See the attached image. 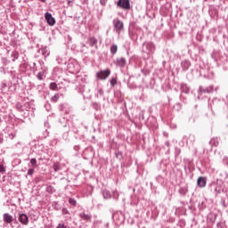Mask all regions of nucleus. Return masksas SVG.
Wrapping results in <instances>:
<instances>
[{
  "label": "nucleus",
  "instance_id": "f257e3e1",
  "mask_svg": "<svg viewBox=\"0 0 228 228\" xmlns=\"http://www.w3.org/2000/svg\"><path fill=\"white\" fill-rule=\"evenodd\" d=\"M156 51V45H154V43L152 42H145L142 45V53L143 54V59L144 60H149L151 58V55Z\"/></svg>",
  "mask_w": 228,
  "mask_h": 228
},
{
  "label": "nucleus",
  "instance_id": "f03ea898",
  "mask_svg": "<svg viewBox=\"0 0 228 228\" xmlns=\"http://www.w3.org/2000/svg\"><path fill=\"white\" fill-rule=\"evenodd\" d=\"M67 69L71 74L79 72V64L74 60H69L67 64Z\"/></svg>",
  "mask_w": 228,
  "mask_h": 228
},
{
  "label": "nucleus",
  "instance_id": "7ed1b4c3",
  "mask_svg": "<svg viewBox=\"0 0 228 228\" xmlns=\"http://www.w3.org/2000/svg\"><path fill=\"white\" fill-rule=\"evenodd\" d=\"M117 6L122 8L123 10H131V3L129 0H118Z\"/></svg>",
  "mask_w": 228,
  "mask_h": 228
},
{
  "label": "nucleus",
  "instance_id": "20e7f679",
  "mask_svg": "<svg viewBox=\"0 0 228 228\" xmlns=\"http://www.w3.org/2000/svg\"><path fill=\"white\" fill-rule=\"evenodd\" d=\"M18 220L22 224V225H28V224H29V217L24 213L19 214Z\"/></svg>",
  "mask_w": 228,
  "mask_h": 228
},
{
  "label": "nucleus",
  "instance_id": "39448f33",
  "mask_svg": "<svg viewBox=\"0 0 228 228\" xmlns=\"http://www.w3.org/2000/svg\"><path fill=\"white\" fill-rule=\"evenodd\" d=\"M110 74H111V70L110 69L102 70L97 73V77L99 79H108Z\"/></svg>",
  "mask_w": 228,
  "mask_h": 228
},
{
  "label": "nucleus",
  "instance_id": "423d86ee",
  "mask_svg": "<svg viewBox=\"0 0 228 228\" xmlns=\"http://www.w3.org/2000/svg\"><path fill=\"white\" fill-rule=\"evenodd\" d=\"M45 19L47 21V24H49V26H54V24H56V20H54L51 12H45Z\"/></svg>",
  "mask_w": 228,
  "mask_h": 228
},
{
  "label": "nucleus",
  "instance_id": "0eeeda50",
  "mask_svg": "<svg viewBox=\"0 0 228 228\" xmlns=\"http://www.w3.org/2000/svg\"><path fill=\"white\" fill-rule=\"evenodd\" d=\"M222 104H224V100L214 98L212 100V102L209 103L208 106H210L211 110H213V108H218V106H222Z\"/></svg>",
  "mask_w": 228,
  "mask_h": 228
},
{
  "label": "nucleus",
  "instance_id": "6e6552de",
  "mask_svg": "<svg viewBox=\"0 0 228 228\" xmlns=\"http://www.w3.org/2000/svg\"><path fill=\"white\" fill-rule=\"evenodd\" d=\"M59 110L65 113V115H69V113H70V107L69 106V103H61L59 105Z\"/></svg>",
  "mask_w": 228,
  "mask_h": 228
},
{
  "label": "nucleus",
  "instance_id": "1a4fd4ad",
  "mask_svg": "<svg viewBox=\"0 0 228 228\" xmlns=\"http://www.w3.org/2000/svg\"><path fill=\"white\" fill-rule=\"evenodd\" d=\"M183 142H186L187 145H193L195 143V135L194 134H189V136H183Z\"/></svg>",
  "mask_w": 228,
  "mask_h": 228
},
{
  "label": "nucleus",
  "instance_id": "9d476101",
  "mask_svg": "<svg viewBox=\"0 0 228 228\" xmlns=\"http://www.w3.org/2000/svg\"><path fill=\"white\" fill-rule=\"evenodd\" d=\"M208 178H206V176H200L197 180V184L200 188H206Z\"/></svg>",
  "mask_w": 228,
  "mask_h": 228
},
{
  "label": "nucleus",
  "instance_id": "9b49d317",
  "mask_svg": "<svg viewBox=\"0 0 228 228\" xmlns=\"http://www.w3.org/2000/svg\"><path fill=\"white\" fill-rule=\"evenodd\" d=\"M66 56H67L66 53L58 54L56 56L57 63H59V64L67 63V57Z\"/></svg>",
  "mask_w": 228,
  "mask_h": 228
},
{
  "label": "nucleus",
  "instance_id": "f8f14e48",
  "mask_svg": "<svg viewBox=\"0 0 228 228\" xmlns=\"http://www.w3.org/2000/svg\"><path fill=\"white\" fill-rule=\"evenodd\" d=\"M215 90L214 86H210L208 87L203 88L202 86H200V94H213Z\"/></svg>",
  "mask_w": 228,
  "mask_h": 228
},
{
  "label": "nucleus",
  "instance_id": "ddd939ff",
  "mask_svg": "<svg viewBox=\"0 0 228 228\" xmlns=\"http://www.w3.org/2000/svg\"><path fill=\"white\" fill-rule=\"evenodd\" d=\"M3 220L5 224H12V223L13 222V216L8 213H4L3 215Z\"/></svg>",
  "mask_w": 228,
  "mask_h": 228
},
{
  "label": "nucleus",
  "instance_id": "4468645a",
  "mask_svg": "<svg viewBox=\"0 0 228 228\" xmlns=\"http://www.w3.org/2000/svg\"><path fill=\"white\" fill-rule=\"evenodd\" d=\"M113 24H114L115 29H123L124 28V22H122V20L118 19L113 20Z\"/></svg>",
  "mask_w": 228,
  "mask_h": 228
},
{
  "label": "nucleus",
  "instance_id": "2eb2a0df",
  "mask_svg": "<svg viewBox=\"0 0 228 228\" xmlns=\"http://www.w3.org/2000/svg\"><path fill=\"white\" fill-rule=\"evenodd\" d=\"M116 65L120 69H124V67H126V58L124 57L118 58L116 60Z\"/></svg>",
  "mask_w": 228,
  "mask_h": 228
},
{
  "label": "nucleus",
  "instance_id": "dca6fc26",
  "mask_svg": "<svg viewBox=\"0 0 228 228\" xmlns=\"http://www.w3.org/2000/svg\"><path fill=\"white\" fill-rule=\"evenodd\" d=\"M38 53H39L40 54H42V56H44V58H47V56H49V54H50V52H49V49H47V46H45V47H43V48H40V49L38 50Z\"/></svg>",
  "mask_w": 228,
  "mask_h": 228
},
{
  "label": "nucleus",
  "instance_id": "f3484780",
  "mask_svg": "<svg viewBox=\"0 0 228 228\" xmlns=\"http://www.w3.org/2000/svg\"><path fill=\"white\" fill-rule=\"evenodd\" d=\"M181 66L183 70H188L190 67H191V62H190L188 60H184L181 62Z\"/></svg>",
  "mask_w": 228,
  "mask_h": 228
},
{
  "label": "nucleus",
  "instance_id": "a211bd4d",
  "mask_svg": "<svg viewBox=\"0 0 228 228\" xmlns=\"http://www.w3.org/2000/svg\"><path fill=\"white\" fill-rule=\"evenodd\" d=\"M79 216L82 220H86V222H90L92 220V215L86 214L85 212H81Z\"/></svg>",
  "mask_w": 228,
  "mask_h": 228
},
{
  "label": "nucleus",
  "instance_id": "6ab92c4d",
  "mask_svg": "<svg viewBox=\"0 0 228 228\" xmlns=\"http://www.w3.org/2000/svg\"><path fill=\"white\" fill-rule=\"evenodd\" d=\"M209 144L211 145V147H218V145H220V138L213 137L210 140Z\"/></svg>",
  "mask_w": 228,
  "mask_h": 228
},
{
  "label": "nucleus",
  "instance_id": "aec40b11",
  "mask_svg": "<svg viewBox=\"0 0 228 228\" xmlns=\"http://www.w3.org/2000/svg\"><path fill=\"white\" fill-rule=\"evenodd\" d=\"M87 44L91 47H95V49H97V39L95 37H89Z\"/></svg>",
  "mask_w": 228,
  "mask_h": 228
},
{
  "label": "nucleus",
  "instance_id": "412c9836",
  "mask_svg": "<svg viewBox=\"0 0 228 228\" xmlns=\"http://www.w3.org/2000/svg\"><path fill=\"white\" fill-rule=\"evenodd\" d=\"M102 194L104 200H106V199H111V192H110V191L103 190L102 191Z\"/></svg>",
  "mask_w": 228,
  "mask_h": 228
},
{
  "label": "nucleus",
  "instance_id": "4be33fe9",
  "mask_svg": "<svg viewBox=\"0 0 228 228\" xmlns=\"http://www.w3.org/2000/svg\"><path fill=\"white\" fill-rule=\"evenodd\" d=\"M61 213L63 216H65V218H70V212L69 211V209H67V208H62Z\"/></svg>",
  "mask_w": 228,
  "mask_h": 228
},
{
  "label": "nucleus",
  "instance_id": "5701e85b",
  "mask_svg": "<svg viewBox=\"0 0 228 228\" xmlns=\"http://www.w3.org/2000/svg\"><path fill=\"white\" fill-rule=\"evenodd\" d=\"M179 193H180V195L184 197V195H186V193H188V187L187 186L181 187L179 189Z\"/></svg>",
  "mask_w": 228,
  "mask_h": 228
},
{
  "label": "nucleus",
  "instance_id": "b1692460",
  "mask_svg": "<svg viewBox=\"0 0 228 228\" xmlns=\"http://www.w3.org/2000/svg\"><path fill=\"white\" fill-rule=\"evenodd\" d=\"M11 58H12V61H15L16 60H19V52L14 50L12 53Z\"/></svg>",
  "mask_w": 228,
  "mask_h": 228
},
{
  "label": "nucleus",
  "instance_id": "393cba45",
  "mask_svg": "<svg viewBox=\"0 0 228 228\" xmlns=\"http://www.w3.org/2000/svg\"><path fill=\"white\" fill-rule=\"evenodd\" d=\"M53 168L54 172H60V170H61V167L60 166V162L53 163Z\"/></svg>",
  "mask_w": 228,
  "mask_h": 228
},
{
  "label": "nucleus",
  "instance_id": "a878e982",
  "mask_svg": "<svg viewBox=\"0 0 228 228\" xmlns=\"http://www.w3.org/2000/svg\"><path fill=\"white\" fill-rule=\"evenodd\" d=\"M118 51V46H117V45H112L110 46V53L111 54H117V52Z\"/></svg>",
  "mask_w": 228,
  "mask_h": 228
},
{
  "label": "nucleus",
  "instance_id": "bb28decb",
  "mask_svg": "<svg viewBox=\"0 0 228 228\" xmlns=\"http://www.w3.org/2000/svg\"><path fill=\"white\" fill-rule=\"evenodd\" d=\"M60 123L61 124V126H63V127H67L69 124V119L67 118H63L62 120L60 119Z\"/></svg>",
  "mask_w": 228,
  "mask_h": 228
},
{
  "label": "nucleus",
  "instance_id": "cd10ccee",
  "mask_svg": "<svg viewBox=\"0 0 228 228\" xmlns=\"http://www.w3.org/2000/svg\"><path fill=\"white\" fill-rule=\"evenodd\" d=\"M20 113L22 117H24V118H27V117H29V113H31V110L27 109L26 110H23V112Z\"/></svg>",
  "mask_w": 228,
  "mask_h": 228
},
{
  "label": "nucleus",
  "instance_id": "c85d7f7f",
  "mask_svg": "<svg viewBox=\"0 0 228 228\" xmlns=\"http://www.w3.org/2000/svg\"><path fill=\"white\" fill-rule=\"evenodd\" d=\"M50 90H58V84H56V82H52L50 84Z\"/></svg>",
  "mask_w": 228,
  "mask_h": 228
},
{
  "label": "nucleus",
  "instance_id": "c756f323",
  "mask_svg": "<svg viewBox=\"0 0 228 228\" xmlns=\"http://www.w3.org/2000/svg\"><path fill=\"white\" fill-rule=\"evenodd\" d=\"M16 109L18 110V111H20V113H23L24 111V107H22V104L20 103L16 104Z\"/></svg>",
  "mask_w": 228,
  "mask_h": 228
},
{
  "label": "nucleus",
  "instance_id": "7c9ffc66",
  "mask_svg": "<svg viewBox=\"0 0 228 228\" xmlns=\"http://www.w3.org/2000/svg\"><path fill=\"white\" fill-rule=\"evenodd\" d=\"M58 99H60V94H55L52 97V102H58Z\"/></svg>",
  "mask_w": 228,
  "mask_h": 228
},
{
  "label": "nucleus",
  "instance_id": "2f4dec72",
  "mask_svg": "<svg viewBox=\"0 0 228 228\" xmlns=\"http://www.w3.org/2000/svg\"><path fill=\"white\" fill-rule=\"evenodd\" d=\"M69 202L70 206H74V207H76L77 204V201H76V200H74V198H69Z\"/></svg>",
  "mask_w": 228,
  "mask_h": 228
},
{
  "label": "nucleus",
  "instance_id": "473e14b6",
  "mask_svg": "<svg viewBox=\"0 0 228 228\" xmlns=\"http://www.w3.org/2000/svg\"><path fill=\"white\" fill-rule=\"evenodd\" d=\"M37 79H39V81L44 80V71L37 73Z\"/></svg>",
  "mask_w": 228,
  "mask_h": 228
},
{
  "label": "nucleus",
  "instance_id": "72a5a7b5",
  "mask_svg": "<svg viewBox=\"0 0 228 228\" xmlns=\"http://www.w3.org/2000/svg\"><path fill=\"white\" fill-rule=\"evenodd\" d=\"M102 95H104V91L102 88H100L97 92V97H102Z\"/></svg>",
  "mask_w": 228,
  "mask_h": 228
},
{
  "label": "nucleus",
  "instance_id": "f704fd0d",
  "mask_svg": "<svg viewBox=\"0 0 228 228\" xmlns=\"http://www.w3.org/2000/svg\"><path fill=\"white\" fill-rule=\"evenodd\" d=\"M30 165L32 167H37V159H30Z\"/></svg>",
  "mask_w": 228,
  "mask_h": 228
},
{
  "label": "nucleus",
  "instance_id": "c9c22d12",
  "mask_svg": "<svg viewBox=\"0 0 228 228\" xmlns=\"http://www.w3.org/2000/svg\"><path fill=\"white\" fill-rule=\"evenodd\" d=\"M54 209L56 211H60V209H61V207H60V204H58V202H54Z\"/></svg>",
  "mask_w": 228,
  "mask_h": 228
},
{
  "label": "nucleus",
  "instance_id": "e433bc0d",
  "mask_svg": "<svg viewBox=\"0 0 228 228\" xmlns=\"http://www.w3.org/2000/svg\"><path fill=\"white\" fill-rule=\"evenodd\" d=\"M27 174L28 175H33L35 174V168H29Z\"/></svg>",
  "mask_w": 228,
  "mask_h": 228
},
{
  "label": "nucleus",
  "instance_id": "4c0bfd02",
  "mask_svg": "<svg viewBox=\"0 0 228 228\" xmlns=\"http://www.w3.org/2000/svg\"><path fill=\"white\" fill-rule=\"evenodd\" d=\"M47 136H49V131L47 129H45L43 132V138H47Z\"/></svg>",
  "mask_w": 228,
  "mask_h": 228
},
{
  "label": "nucleus",
  "instance_id": "58836bf2",
  "mask_svg": "<svg viewBox=\"0 0 228 228\" xmlns=\"http://www.w3.org/2000/svg\"><path fill=\"white\" fill-rule=\"evenodd\" d=\"M6 172V169L4 168V166L0 164V174H4Z\"/></svg>",
  "mask_w": 228,
  "mask_h": 228
},
{
  "label": "nucleus",
  "instance_id": "ea45409f",
  "mask_svg": "<svg viewBox=\"0 0 228 228\" xmlns=\"http://www.w3.org/2000/svg\"><path fill=\"white\" fill-rule=\"evenodd\" d=\"M110 85H111V86H115V85H117V78H112L110 80Z\"/></svg>",
  "mask_w": 228,
  "mask_h": 228
},
{
  "label": "nucleus",
  "instance_id": "a19ab883",
  "mask_svg": "<svg viewBox=\"0 0 228 228\" xmlns=\"http://www.w3.org/2000/svg\"><path fill=\"white\" fill-rule=\"evenodd\" d=\"M7 86H8V85L5 82H2L1 90H4V88H6Z\"/></svg>",
  "mask_w": 228,
  "mask_h": 228
},
{
  "label": "nucleus",
  "instance_id": "79ce46f5",
  "mask_svg": "<svg viewBox=\"0 0 228 228\" xmlns=\"http://www.w3.org/2000/svg\"><path fill=\"white\" fill-rule=\"evenodd\" d=\"M106 3H108V0H100V4L102 6H106Z\"/></svg>",
  "mask_w": 228,
  "mask_h": 228
},
{
  "label": "nucleus",
  "instance_id": "37998d69",
  "mask_svg": "<svg viewBox=\"0 0 228 228\" xmlns=\"http://www.w3.org/2000/svg\"><path fill=\"white\" fill-rule=\"evenodd\" d=\"M56 228H67V225L65 224H59Z\"/></svg>",
  "mask_w": 228,
  "mask_h": 228
},
{
  "label": "nucleus",
  "instance_id": "c03bdc74",
  "mask_svg": "<svg viewBox=\"0 0 228 228\" xmlns=\"http://www.w3.org/2000/svg\"><path fill=\"white\" fill-rule=\"evenodd\" d=\"M223 163H224V165H228V157H224V158L223 159Z\"/></svg>",
  "mask_w": 228,
  "mask_h": 228
},
{
  "label": "nucleus",
  "instance_id": "a18cd8bd",
  "mask_svg": "<svg viewBox=\"0 0 228 228\" xmlns=\"http://www.w3.org/2000/svg\"><path fill=\"white\" fill-rule=\"evenodd\" d=\"M141 72H142V74L147 75V74H149V69H142Z\"/></svg>",
  "mask_w": 228,
  "mask_h": 228
},
{
  "label": "nucleus",
  "instance_id": "49530a36",
  "mask_svg": "<svg viewBox=\"0 0 228 228\" xmlns=\"http://www.w3.org/2000/svg\"><path fill=\"white\" fill-rule=\"evenodd\" d=\"M9 136H10L11 140H13L15 138L16 134L12 133L9 134Z\"/></svg>",
  "mask_w": 228,
  "mask_h": 228
},
{
  "label": "nucleus",
  "instance_id": "de8ad7c7",
  "mask_svg": "<svg viewBox=\"0 0 228 228\" xmlns=\"http://www.w3.org/2000/svg\"><path fill=\"white\" fill-rule=\"evenodd\" d=\"M116 157H117V158H122V153H121L120 151H118V152L116 153Z\"/></svg>",
  "mask_w": 228,
  "mask_h": 228
},
{
  "label": "nucleus",
  "instance_id": "09e8293b",
  "mask_svg": "<svg viewBox=\"0 0 228 228\" xmlns=\"http://www.w3.org/2000/svg\"><path fill=\"white\" fill-rule=\"evenodd\" d=\"M24 69H29V65L27 62L23 63Z\"/></svg>",
  "mask_w": 228,
  "mask_h": 228
},
{
  "label": "nucleus",
  "instance_id": "8fccbe9b",
  "mask_svg": "<svg viewBox=\"0 0 228 228\" xmlns=\"http://www.w3.org/2000/svg\"><path fill=\"white\" fill-rule=\"evenodd\" d=\"M29 106H30V105H29V102H26V103H25V108H27V109L28 108V110H30Z\"/></svg>",
  "mask_w": 228,
  "mask_h": 228
},
{
  "label": "nucleus",
  "instance_id": "3c124183",
  "mask_svg": "<svg viewBox=\"0 0 228 228\" xmlns=\"http://www.w3.org/2000/svg\"><path fill=\"white\" fill-rule=\"evenodd\" d=\"M165 145H166V147H170V142L167 141V142H165Z\"/></svg>",
  "mask_w": 228,
  "mask_h": 228
},
{
  "label": "nucleus",
  "instance_id": "603ef678",
  "mask_svg": "<svg viewBox=\"0 0 228 228\" xmlns=\"http://www.w3.org/2000/svg\"><path fill=\"white\" fill-rule=\"evenodd\" d=\"M69 42H72V37L70 36H67Z\"/></svg>",
  "mask_w": 228,
  "mask_h": 228
},
{
  "label": "nucleus",
  "instance_id": "864d4df0",
  "mask_svg": "<svg viewBox=\"0 0 228 228\" xmlns=\"http://www.w3.org/2000/svg\"><path fill=\"white\" fill-rule=\"evenodd\" d=\"M226 109H227V111H228V96H226Z\"/></svg>",
  "mask_w": 228,
  "mask_h": 228
},
{
  "label": "nucleus",
  "instance_id": "5fc2aeb1",
  "mask_svg": "<svg viewBox=\"0 0 228 228\" xmlns=\"http://www.w3.org/2000/svg\"><path fill=\"white\" fill-rule=\"evenodd\" d=\"M53 187L52 186H49L48 188H47V191H49V190H51Z\"/></svg>",
  "mask_w": 228,
  "mask_h": 228
},
{
  "label": "nucleus",
  "instance_id": "6e6d98bb",
  "mask_svg": "<svg viewBox=\"0 0 228 228\" xmlns=\"http://www.w3.org/2000/svg\"><path fill=\"white\" fill-rule=\"evenodd\" d=\"M0 143H3V138H0Z\"/></svg>",
  "mask_w": 228,
  "mask_h": 228
},
{
  "label": "nucleus",
  "instance_id": "4d7b16f0",
  "mask_svg": "<svg viewBox=\"0 0 228 228\" xmlns=\"http://www.w3.org/2000/svg\"><path fill=\"white\" fill-rule=\"evenodd\" d=\"M39 1H41V3H45V0H39Z\"/></svg>",
  "mask_w": 228,
  "mask_h": 228
},
{
  "label": "nucleus",
  "instance_id": "13d9d810",
  "mask_svg": "<svg viewBox=\"0 0 228 228\" xmlns=\"http://www.w3.org/2000/svg\"><path fill=\"white\" fill-rule=\"evenodd\" d=\"M5 61H6V60H4V65H6V62H5Z\"/></svg>",
  "mask_w": 228,
  "mask_h": 228
},
{
  "label": "nucleus",
  "instance_id": "bf43d9fd",
  "mask_svg": "<svg viewBox=\"0 0 228 228\" xmlns=\"http://www.w3.org/2000/svg\"><path fill=\"white\" fill-rule=\"evenodd\" d=\"M37 65V63L33 62V66L35 67Z\"/></svg>",
  "mask_w": 228,
  "mask_h": 228
},
{
  "label": "nucleus",
  "instance_id": "052dcab7",
  "mask_svg": "<svg viewBox=\"0 0 228 228\" xmlns=\"http://www.w3.org/2000/svg\"><path fill=\"white\" fill-rule=\"evenodd\" d=\"M12 79H15V76H14V77H12Z\"/></svg>",
  "mask_w": 228,
  "mask_h": 228
},
{
  "label": "nucleus",
  "instance_id": "680f3d73",
  "mask_svg": "<svg viewBox=\"0 0 228 228\" xmlns=\"http://www.w3.org/2000/svg\"><path fill=\"white\" fill-rule=\"evenodd\" d=\"M129 34H131V30H129Z\"/></svg>",
  "mask_w": 228,
  "mask_h": 228
},
{
  "label": "nucleus",
  "instance_id": "e2e57ef3",
  "mask_svg": "<svg viewBox=\"0 0 228 228\" xmlns=\"http://www.w3.org/2000/svg\"><path fill=\"white\" fill-rule=\"evenodd\" d=\"M133 191H135V190L134 189Z\"/></svg>",
  "mask_w": 228,
  "mask_h": 228
}]
</instances>
